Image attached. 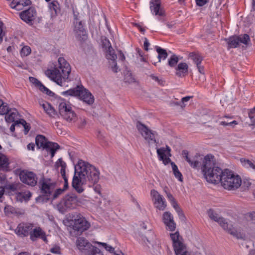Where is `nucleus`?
<instances>
[{
	"label": "nucleus",
	"instance_id": "obj_1",
	"mask_svg": "<svg viewBox=\"0 0 255 255\" xmlns=\"http://www.w3.org/2000/svg\"><path fill=\"white\" fill-rule=\"evenodd\" d=\"M182 154L190 166L193 168L201 169L206 180L210 183L217 184L222 180L224 170L216 166L215 157L212 154H207L205 157L196 154L194 156H189V152L183 150Z\"/></svg>",
	"mask_w": 255,
	"mask_h": 255
},
{
	"label": "nucleus",
	"instance_id": "obj_2",
	"mask_svg": "<svg viewBox=\"0 0 255 255\" xmlns=\"http://www.w3.org/2000/svg\"><path fill=\"white\" fill-rule=\"evenodd\" d=\"M58 62V67L52 70H47L46 71V74L52 80L61 86L63 82L69 78L71 72V66L63 57H59Z\"/></svg>",
	"mask_w": 255,
	"mask_h": 255
},
{
	"label": "nucleus",
	"instance_id": "obj_3",
	"mask_svg": "<svg viewBox=\"0 0 255 255\" xmlns=\"http://www.w3.org/2000/svg\"><path fill=\"white\" fill-rule=\"evenodd\" d=\"M76 171L81 175H84L86 182L89 181L91 184L98 183L100 179V171L94 166L82 160H80L75 166Z\"/></svg>",
	"mask_w": 255,
	"mask_h": 255
},
{
	"label": "nucleus",
	"instance_id": "obj_4",
	"mask_svg": "<svg viewBox=\"0 0 255 255\" xmlns=\"http://www.w3.org/2000/svg\"><path fill=\"white\" fill-rule=\"evenodd\" d=\"M207 214L210 218L215 222H217L225 230H227L228 233L233 236L234 237L238 239H243L245 236L243 232L241 230H237L233 227L232 225H230L226 220L222 217H220L217 213L210 209Z\"/></svg>",
	"mask_w": 255,
	"mask_h": 255
},
{
	"label": "nucleus",
	"instance_id": "obj_5",
	"mask_svg": "<svg viewBox=\"0 0 255 255\" xmlns=\"http://www.w3.org/2000/svg\"><path fill=\"white\" fill-rule=\"evenodd\" d=\"M220 182L225 189L231 190L240 187L242 180L239 175H235L232 171L226 169L224 170V173Z\"/></svg>",
	"mask_w": 255,
	"mask_h": 255
},
{
	"label": "nucleus",
	"instance_id": "obj_6",
	"mask_svg": "<svg viewBox=\"0 0 255 255\" xmlns=\"http://www.w3.org/2000/svg\"><path fill=\"white\" fill-rule=\"evenodd\" d=\"M64 96H78L83 102L88 105H91L94 102V97L86 89L82 86L70 89L62 93Z\"/></svg>",
	"mask_w": 255,
	"mask_h": 255
},
{
	"label": "nucleus",
	"instance_id": "obj_7",
	"mask_svg": "<svg viewBox=\"0 0 255 255\" xmlns=\"http://www.w3.org/2000/svg\"><path fill=\"white\" fill-rule=\"evenodd\" d=\"M35 143L38 148L42 147L51 154L52 158L56 151L60 148L59 144L56 142L48 141L46 138L43 135H37L35 137Z\"/></svg>",
	"mask_w": 255,
	"mask_h": 255
},
{
	"label": "nucleus",
	"instance_id": "obj_8",
	"mask_svg": "<svg viewBox=\"0 0 255 255\" xmlns=\"http://www.w3.org/2000/svg\"><path fill=\"white\" fill-rule=\"evenodd\" d=\"M58 108L60 115L66 121L70 122L76 119V115L68 103L62 102L59 104Z\"/></svg>",
	"mask_w": 255,
	"mask_h": 255
},
{
	"label": "nucleus",
	"instance_id": "obj_9",
	"mask_svg": "<svg viewBox=\"0 0 255 255\" xmlns=\"http://www.w3.org/2000/svg\"><path fill=\"white\" fill-rule=\"evenodd\" d=\"M90 227V224L81 214H78L74 219L73 229L74 232H77L75 235H80L83 232L87 230Z\"/></svg>",
	"mask_w": 255,
	"mask_h": 255
},
{
	"label": "nucleus",
	"instance_id": "obj_10",
	"mask_svg": "<svg viewBox=\"0 0 255 255\" xmlns=\"http://www.w3.org/2000/svg\"><path fill=\"white\" fill-rule=\"evenodd\" d=\"M39 184L40 193L48 199L55 188V183L50 178L42 177L39 180Z\"/></svg>",
	"mask_w": 255,
	"mask_h": 255
},
{
	"label": "nucleus",
	"instance_id": "obj_11",
	"mask_svg": "<svg viewBox=\"0 0 255 255\" xmlns=\"http://www.w3.org/2000/svg\"><path fill=\"white\" fill-rule=\"evenodd\" d=\"M104 46H107V45L108 49L106 50V58L110 60L109 61L110 65L112 71L115 73H117L118 71V67L116 59L117 58V54L115 53L114 49L112 47L109 41L106 40L105 42H104Z\"/></svg>",
	"mask_w": 255,
	"mask_h": 255
},
{
	"label": "nucleus",
	"instance_id": "obj_12",
	"mask_svg": "<svg viewBox=\"0 0 255 255\" xmlns=\"http://www.w3.org/2000/svg\"><path fill=\"white\" fill-rule=\"evenodd\" d=\"M136 128L144 139L148 140L149 143L150 142L157 143L155 139V135L156 134L155 131L150 130L145 125L139 121L136 123Z\"/></svg>",
	"mask_w": 255,
	"mask_h": 255
},
{
	"label": "nucleus",
	"instance_id": "obj_13",
	"mask_svg": "<svg viewBox=\"0 0 255 255\" xmlns=\"http://www.w3.org/2000/svg\"><path fill=\"white\" fill-rule=\"evenodd\" d=\"M19 176L20 181L24 184L34 187L37 183V176L33 172L22 170L20 172Z\"/></svg>",
	"mask_w": 255,
	"mask_h": 255
},
{
	"label": "nucleus",
	"instance_id": "obj_14",
	"mask_svg": "<svg viewBox=\"0 0 255 255\" xmlns=\"http://www.w3.org/2000/svg\"><path fill=\"white\" fill-rule=\"evenodd\" d=\"M150 194L154 207L160 211L164 210L167 204L163 196L154 189L151 190Z\"/></svg>",
	"mask_w": 255,
	"mask_h": 255
},
{
	"label": "nucleus",
	"instance_id": "obj_15",
	"mask_svg": "<svg viewBox=\"0 0 255 255\" xmlns=\"http://www.w3.org/2000/svg\"><path fill=\"white\" fill-rule=\"evenodd\" d=\"M79 173H77L75 168L74 175L73 177L72 182V186L73 189L78 193H81L84 191L83 185L86 184L85 177L84 175H81Z\"/></svg>",
	"mask_w": 255,
	"mask_h": 255
},
{
	"label": "nucleus",
	"instance_id": "obj_16",
	"mask_svg": "<svg viewBox=\"0 0 255 255\" xmlns=\"http://www.w3.org/2000/svg\"><path fill=\"white\" fill-rule=\"evenodd\" d=\"M78 199L75 194H68L66 195L59 204L63 209L74 208L76 206Z\"/></svg>",
	"mask_w": 255,
	"mask_h": 255
},
{
	"label": "nucleus",
	"instance_id": "obj_17",
	"mask_svg": "<svg viewBox=\"0 0 255 255\" xmlns=\"http://www.w3.org/2000/svg\"><path fill=\"white\" fill-rule=\"evenodd\" d=\"M32 227H33V223H21L18 225L15 232L21 237L30 236Z\"/></svg>",
	"mask_w": 255,
	"mask_h": 255
},
{
	"label": "nucleus",
	"instance_id": "obj_18",
	"mask_svg": "<svg viewBox=\"0 0 255 255\" xmlns=\"http://www.w3.org/2000/svg\"><path fill=\"white\" fill-rule=\"evenodd\" d=\"M150 9L152 14L161 17L160 20H163L162 17L165 16V11L161 7L160 0H151L150 1Z\"/></svg>",
	"mask_w": 255,
	"mask_h": 255
},
{
	"label": "nucleus",
	"instance_id": "obj_19",
	"mask_svg": "<svg viewBox=\"0 0 255 255\" xmlns=\"http://www.w3.org/2000/svg\"><path fill=\"white\" fill-rule=\"evenodd\" d=\"M36 11L34 8L29 7L19 13L20 18L27 23L32 24L36 15Z\"/></svg>",
	"mask_w": 255,
	"mask_h": 255
},
{
	"label": "nucleus",
	"instance_id": "obj_20",
	"mask_svg": "<svg viewBox=\"0 0 255 255\" xmlns=\"http://www.w3.org/2000/svg\"><path fill=\"white\" fill-rule=\"evenodd\" d=\"M171 149L166 145V148L161 147L157 149V153L159 160L162 161L165 165H167L171 162V159L169 157H166V153L168 156H171Z\"/></svg>",
	"mask_w": 255,
	"mask_h": 255
},
{
	"label": "nucleus",
	"instance_id": "obj_21",
	"mask_svg": "<svg viewBox=\"0 0 255 255\" xmlns=\"http://www.w3.org/2000/svg\"><path fill=\"white\" fill-rule=\"evenodd\" d=\"M30 239H47L46 234L44 230L39 226H35L33 224L30 235Z\"/></svg>",
	"mask_w": 255,
	"mask_h": 255
},
{
	"label": "nucleus",
	"instance_id": "obj_22",
	"mask_svg": "<svg viewBox=\"0 0 255 255\" xmlns=\"http://www.w3.org/2000/svg\"><path fill=\"white\" fill-rule=\"evenodd\" d=\"M162 221L166 228L171 231H174L176 224L174 221L173 217L169 212H165L162 216Z\"/></svg>",
	"mask_w": 255,
	"mask_h": 255
},
{
	"label": "nucleus",
	"instance_id": "obj_23",
	"mask_svg": "<svg viewBox=\"0 0 255 255\" xmlns=\"http://www.w3.org/2000/svg\"><path fill=\"white\" fill-rule=\"evenodd\" d=\"M176 75L179 77H184L188 74V66L185 62L179 63L175 68Z\"/></svg>",
	"mask_w": 255,
	"mask_h": 255
},
{
	"label": "nucleus",
	"instance_id": "obj_24",
	"mask_svg": "<svg viewBox=\"0 0 255 255\" xmlns=\"http://www.w3.org/2000/svg\"><path fill=\"white\" fill-rule=\"evenodd\" d=\"M75 244L80 251L87 253H89L93 247L90 243L87 242V240H76Z\"/></svg>",
	"mask_w": 255,
	"mask_h": 255
},
{
	"label": "nucleus",
	"instance_id": "obj_25",
	"mask_svg": "<svg viewBox=\"0 0 255 255\" xmlns=\"http://www.w3.org/2000/svg\"><path fill=\"white\" fill-rule=\"evenodd\" d=\"M42 106L45 113L50 118H54L57 116V112L49 103L45 102V103L42 104Z\"/></svg>",
	"mask_w": 255,
	"mask_h": 255
},
{
	"label": "nucleus",
	"instance_id": "obj_26",
	"mask_svg": "<svg viewBox=\"0 0 255 255\" xmlns=\"http://www.w3.org/2000/svg\"><path fill=\"white\" fill-rule=\"evenodd\" d=\"M48 6L53 16H56L60 13L59 3L57 0H53L50 2Z\"/></svg>",
	"mask_w": 255,
	"mask_h": 255
},
{
	"label": "nucleus",
	"instance_id": "obj_27",
	"mask_svg": "<svg viewBox=\"0 0 255 255\" xmlns=\"http://www.w3.org/2000/svg\"><path fill=\"white\" fill-rule=\"evenodd\" d=\"M175 254L186 250V246L181 240H172Z\"/></svg>",
	"mask_w": 255,
	"mask_h": 255
},
{
	"label": "nucleus",
	"instance_id": "obj_28",
	"mask_svg": "<svg viewBox=\"0 0 255 255\" xmlns=\"http://www.w3.org/2000/svg\"><path fill=\"white\" fill-rule=\"evenodd\" d=\"M18 112L16 109L9 110V112L6 114L5 119L7 123L15 122V120L17 118Z\"/></svg>",
	"mask_w": 255,
	"mask_h": 255
},
{
	"label": "nucleus",
	"instance_id": "obj_29",
	"mask_svg": "<svg viewBox=\"0 0 255 255\" xmlns=\"http://www.w3.org/2000/svg\"><path fill=\"white\" fill-rule=\"evenodd\" d=\"M156 51L158 53V62H160L161 60H165L167 57L168 54L165 49L156 46Z\"/></svg>",
	"mask_w": 255,
	"mask_h": 255
},
{
	"label": "nucleus",
	"instance_id": "obj_30",
	"mask_svg": "<svg viewBox=\"0 0 255 255\" xmlns=\"http://www.w3.org/2000/svg\"><path fill=\"white\" fill-rule=\"evenodd\" d=\"M228 44L229 48H235L239 45L240 39L238 36L230 37L228 39Z\"/></svg>",
	"mask_w": 255,
	"mask_h": 255
},
{
	"label": "nucleus",
	"instance_id": "obj_31",
	"mask_svg": "<svg viewBox=\"0 0 255 255\" xmlns=\"http://www.w3.org/2000/svg\"><path fill=\"white\" fill-rule=\"evenodd\" d=\"M240 161L243 166L247 168H252L255 171V161L242 158Z\"/></svg>",
	"mask_w": 255,
	"mask_h": 255
},
{
	"label": "nucleus",
	"instance_id": "obj_32",
	"mask_svg": "<svg viewBox=\"0 0 255 255\" xmlns=\"http://www.w3.org/2000/svg\"><path fill=\"white\" fill-rule=\"evenodd\" d=\"M180 59L176 54H172L168 59L167 65L171 68H176Z\"/></svg>",
	"mask_w": 255,
	"mask_h": 255
},
{
	"label": "nucleus",
	"instance_id": "obj_33",
	"mask_svg": "<svg viewBox=\"0 0 255 255\" xmlns=\"http://www.w3.org/2000/svg\"><path fill=\"white\" fill-rule=\"evenodd\" d=\"M75 31L79 35L81 34L83 36H85L86 31L81 21L76 22L75 25Z\"/></svg>",
	"mask_w": 255,
	"mask_h": 255
},
{
	"label": "nucleus",
	"instance_id": "obj_34",
	"mask_svg": "<svg viewBox=\"0 0 255 255\" xmlns=\"http://www.w3.org/2000/svg\"><path fill=\"white\" fill-rule=\"evenodd\" d=\"M189 57L196 65L201 64L203 60V57L200 55L194 52L190 53L189 54Z\"/></svg>",
	"mask_w": 255,
	"mask_h": 255
},
{
	"label": "nucleus",
	"instance_id": "obj_35",
	"mask_svg": "<svg viewBox=\"0 0 255 255\" xmlns=\"http://www.w3.org/2000/svg\"><path fill=\"white\" fill-rule=\"evenodd\" d=\"M171 165L172 166L173 172L175 177L177 178L180 181H182L183 177L181 173L179 171L178 169L177 165L173 162H170Z\"/></svg>",
	"mask_w": 255,
	"mask_h": 255
},
{
	"label": "nucleus",
	"instance_id": "obj_36",
	"mask_svg": "<svg viewBox=\"0 0 255 255\" xmlns=\"http://www.w3.org/2000/svg\"><path fill=\"white\" fill-rule=\"evenodd\" d=\"M23 0H13L10 3V6L12 8L20 10L24 6Z\"/></svg>",
	"mask_w": 255,
	"mask_h": 255
},
{
	"label": "nucleus",
	"instance_id": "obj_37",
	"mask_svg": "<svg viewBox=\"0 0 255 255\" xmlns=\"http://www.w3.org/2000/svg\"><path fill=\"white\" fill-rule=\"evenodd\" d=\"M23 0H13L10 3V6L12 8L20 10L24 6Z\"/></svg>",
	"mask_w": 255,
	"mask_h": 255
},
{
	"label": "nucleus",
	"instance_id": "obj_38",
	"mask_svg": "<svg viewBox=\"0 0 255 255\" xmlns=\"http://www.w3.org/2000/svg\"><path fill=\"white\" fill-rule=\"evenodd\" d=\"M31 195L32 194L30 191H26L24 192H18L17 194L16 197L20 200H24L25 201H28L30 199Z\"/></svg>",
	"mask_w": 255,
	"mask_h": 255
},
{
	"label": "nucleus",
	"instance_id": "obj_39",
	"mask_svg": "<svg viewBox=\"0 0 255 255\" xmlns=\"http://www.w3.org/2000/svg\"><path fill=\"white\" fill-rule=\"evenodd\" d=\"M8 160L5 155L0 152V167L5 169L8 167Z\"/></svg>",
	"mask_w": 255,
	"mask_h": 255
},
{
	"label": "nucleus",
	"instance_id": "obj_40",
	"mask_svg": "<svg viewBox=\"0 0 255 255\" xmlns=\"http://www.w3.org/2000/svg\"><path fill=\"white\" fill-rule=\"evenodd\" d=\"M167 188L165 187L164 189V191L166 194V197L170 201L171 205L173 207H175L178 204L177 202L176 201L175 198L173 196V195L169 192L167 191Z\"/></svg>",
	"mask_w": 255,
	"mask_h": 255
},
{
	"label": "nucleus",
	"instance_id": "obj_41",
	"mask_svg": "<svg viewBox=\"0 0 255 255\" xmlns=\"http://www.w3.org/2000/svg\"><path fill=\"white\" fill-rule=\"evenodd\" d=\"M9 110L7 104L3 103L1 100H0V114L6 115L9 112Z\"/></svg>",
	"mask_w": 255,
	"mask_h": 255
},
{
	"label": "nucleus",
	"instance_id": "obj_42",
	"mask_svg": "<svg viewBox=\"0 0 255 255\" xmlns=\"http://www.w3.org/2000/svg\"><path fill=\"white\" fill-rule=\"evenodd\" d=\"M57 164H58V166H60L61 167L60 170V173L62 176H65V175H66V163L63 161L62 158H59L58 160Z\"/></svg>",
	"mask_w": 255,
	"mask_h": 255
},
{
	"label": "nucleus",
	"instance_id": "obj_43",
	"mask_svg": "<svg viewBox=\"0 0 255 255\" xmlns=\"http://www.w3.org/2000/svg\"><path fill=\"white\" fill-rule=\"evenodd\" d=\"M57 164H58V166H60L61 167L60 170V173L62 176H65V175H66V163L63 161L62 158H59L58 160Z\"/></svg>",
	"mask_w": 255,
	"mask_h": 255
},
{
	"label": "nucleus",
	"instance_id": "obj_44",
	"mask_svg": "<svg viewBox=\"0 0 255 255\" xmlns=\"http://www.w3.org/2000/svg\"><path fill=\"white\" fill-rule=\"evenodd\" d=\"M57 164H58V166H60L61 167L60 170V173L62 176H65V175H66V163L63 161L62 158H59L58 160Z\"/></svg>",
	"mask_w": 255,
	"mask_h": 255
},
{
	"label": "nucleus",
	"instance_id": "obj_45",
	"mask_svg": "<svg viewBox=\"0 0 255 255\" xmlns=\"http://www.w3.org/2000/svg\"><path fill=\"white\" fill-rule=\"evenodd\" d=\"M239 39H240V43H243L245 45H248L250 41V38L248 34H241L238 36Z\"/></svg>",
	"mask_w": 255,
	"mask_h": 255
},
{
	"label": "nucleus",
	"instance_id": "obj_46",
	"mask_svg": "<svg viewBox=\"0 0 255 255\" xmlns=\"http://www.w3.org/2000/svg\"><path fill=\"white\" fill-rule=\"evenodd\" d=\"M238 124V123L237 121L235 120L233 121L227 120V121H221L220 123V125L223 126L225 127L230 126L233 128H234L235 126L237 125Z\"/></svg>",
	"mask_w": 255,
	"mask_h": 255
},
{
	"label": "nucleus",
	"instance_id": "obj_47",
	"mask_svg": "<svg viewBox=\"0 0 255 255\" xmlns=\"http://www.w3.org/2000/svg\"><path fill=\"white\" fill-rule=\"evenodd\" d=\"M31 53V48L29 46H24L20 50V54L22 56H26Z\"/></svg>",
	"mask_w": 255,
	"mask_h": 255
},
{
	"label": "nucleus",
	"instance_id": "obj_48",
	"mask_svg": "<svg viewBox=\"0 0 255 255\" xmlns=\"http://www.w3.org/2000/svg\"><path fill=\"white\" fill-rule=\"evenodd\" d=\"M88 255H103L100 250L93 246L88 253Z\"/></svg>",
	"mask_w": 255,
	"mask_h": 255
},
{
	"label": "nucleus",
	"instance_id": "obj_49",
	"mask_svg": "<svg viewBox=\"0 0 255 255\" xmlns=\"http://www.w3.org/2000/svg\"><path fill=\"white\" fill-rule=\"evenodd\" d=\"M20 126L22 125L24 128V133L26 134L30 130V127L26 121L23 119L19 120Z\"/></svg>",
	"mask_w": 255,
	"mask_h": 255
},
{
	"label": "nucleus",
	"instance_id": "obj_50",
	"mask_svg": "<svg viewBox=\"0 0 255 255\" xmlns=\"http://www.w3.org/2000/svg\"><path fill=\"white\" fill-rule=\"evenodd\" d=\"M175 211L178 213V215L180 218V219L182 220H183L185 217V216L182 212V210L179 206L178 204L177 205V206H175V207H173Z\"/></svg>",
	"mask_w": 255,
	"mask_h": 255
},
{
	"label": "nucleus",
	"instance_id": "obj_51",
	"mask_svg": "<svg viewBox=\"0 0 255 255\" xmlns=\"http://www.w3.org/2000/svg\"><path fill=\"white\" fill-rule=\"evenodd\" d=\"M17 186L16 184H10L5 186L4 188L5 189L10 190L12 192H15L17 190Z\"/></svg>",
	"mask_w": 255,
	"mask_h": 255
},
{
	"label": "nucleus",
	"instance_id": "obj_52",
	"mask_svg": "<svg viewBox=\"0 0 255 255\" xmlns=\"http://www.w3.org/2000/svg\"><path fill=\"white\" fill-rule=\"evenodd\" d=\"M95 243H97L99 245H102L106 250L110 252V253H113L114 251V248H113L112 246L107 244L106 243L100 242H95Z\"/></svg>",
	"mask_w": 255,
	"mask_h": 255
},
{
	"label": "nucleus",
	"instance_id": "obj_53",
	"mask_svg": "<svg viewBox=\"0 0 255 255\" xmlns=\"http://www.w3.org/2000/svg\"><path fill=\"white\" fill-rule=\"evenodd\" d=\"M64 192V191L63 189L59 188V189H56L55 191V192L53 195L52 199L53 200L56 199V198H57L59 197V195L63 194V193Z\"/></svg>",
	"mask_w": 255,
	"mask_h": 255
},
{
	"label": "nucleus",
	"instance_id": "obj_54",
	"mask_svg": "<svg viewBox=\"0 0 255 255\" xmlns=\"http://www.w3.org/2000/svg\"><path fill=\"white\" fill-rule=\"evenodd\" d=\"M50 252L54 254H60V248L58 245H54L51 249Z\"/></svg>",
	"mask_w": 255,
	"mask_h": 255
},
{
	"label": "nucleus",
	"instance_id": "obj_55",
	"mask_svg": "<svg viewBox=\"0 0 255 255\" xmlns=\"http://www.w3.org/2000/svg\"><path fill=\"white\" fill-rule=\"evenodd\" d=\"M248 115L252 123V125L255 126V113L250 110L248 113Z\"/></svg>",
	"mask_w": 255,
	"mask_h": 255
},
{
	"label": "nucleus",
	"instance_id": "obj_56",
	"mask_svg": "<svg viewBox=\"0 0 255 255\" xmlns=\"http://www.w3.org/2000/svg\"><path fill=\"white\" fill-rule=\"evenodd\" d=\"M29 81L33 84H34L37 87L39 86V85L41 83L38 79L35 78L30 77Z\"/></svg>",
	"mask_w": 255,
	"mask_h": 255
},
{
	"label": "nucleus",
	"instance_id": "obj_57",
	"mask_svg": "<svg viewBox=\"0 0 255 255\" xmlns=\"http://www.w3.org/2000/svg\"><path fill=\"white\" fill-rule=\"evenodd\" d=\"M13 210V208L10 206H6L4 209V211L5 213L7 215H8L10 213H12Z\"/></svg>",
	"mask_w": 255,
	"mask_h": 255
},
{
	"label": "nucleus",
	"instance_id": "obj_58",
	"mask_svg": "<svg viewBox=\"0 0 255 255\" xmlns=\"http://www.w3.org/2000/svg\"><path fill=\"white\" fill-rule=\"evenodd\" d=\"M197 5L202 6L207 3L209 0H195Z\"/></svg>",
	"mask_w": 255,
	"mask_h": 255
},
{
	"label": "nucleus",
	"instance_id": "obj_59",
	"mask_svg": "<svg viewBox=\"0 0 255 255\" xmlns=\"http://www.w3.org/2000/svg\"><path fill=\"white\" fill-rule=\"evenodd\" d=\"M15 126L20 127L19 120L16 121V122H14V123L11 125V126L10 127V131L13 132L14 131Z\"/></svg>",
	"mask_w": 255,
	"mask_h": 255
},
{
	"label": "nucleus",
	"instance_id": "obj_60",
	"mask_svg": "<svg viewBox=\"0 0 255 255\" xmlns=\"http://www.w3.org/2000/svg\"><path fill=\"white\" fill-rule=\"evenodd\" d=\"M3 23L0 21V43L2 41L4 33L2 30Z\"/></svg>",
	"mask_w": 255,
	"mask_h": 255
},
{
	"label": "nucleus",
	"instance_id": "obj_61",
	"mask_svg": "<svg viewBox=\"0 0 255 255\" xmlns=\"http://www.w3.org/2000/svg\"><path fill=\"white\" fill-rule=\"evenodd\" d=\"M63 179H64V186H63V189L64 190V191H65V190H66L68 188V178L67 177H66V175H65V176H62Z\"/></svg>",
	"mask_w": 255,
	"mask_h": 255
},
{
	"label": "nucleus",
	"instance_id": "obj_62",
	"mask_svg": "<svg viewBox=\"0 0 255 255\" xmlns=\"http://www.w3.org/2000/svg\"><path fill=\"white\" fill-rule=\"evenodd\" d=\"M171 239H179L180 235L178 232H176L174 234H170Z\"/></svg>",
	"mask_w": 255,
	"mask_h": 255
},
{
	"label": "nucleus",
	"instance_id": "obj_63",
	"mask_svg": "<svg viewBox=\"0 0 255 255\" xmlns=\"http://www.w3.org/2000/svg\"><path fill=\"white\" fill-rule=\"evenodd\" d=\"M150 77L152 78V80L157 82L159 84H161L163 81L159 79L158 77L154 76L153 74L150 75Z\"/></svg>",
	"mask_w": 255,
	"mask_h": 255
},
{
	"label": "nucleus",
	"instance_id": "obj_64",
	"mask_svg": "<svg viewBox=\"0 0 255 255\" xmlns=\"http://www.w3.org/2000/svg\"><path fill=\"white\" fill-rule=\"evenodd\" d=\"M39 88V89L43 93H45L48 89L47 88H46L45 86H44L42 83L39 85V86L38 87Z\"/></svg>",
	"mask_w": 255,
	"mask_h": 255
}]
</instances>
